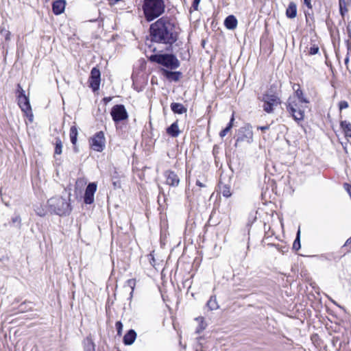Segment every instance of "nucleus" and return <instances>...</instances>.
<instances>
[{
	"label": "nucleus",
	"mask_w": 351,
	"mask_h": 351,
	"mask_svg": "<svg viewBox=\"0 0 351 351\" xmlns=\"http://www.w3.org/2000/svg\"><path fill=\"white\" fill-rule=\"evenodd\" d=\"M151 31L156 41L165 43L174 42L178 34L176 26L173 23L162 19L151 25Z\"/></svg>",
	"instance_id": "f257e3e1"
},
{
	"label": "nucleus",
	"mask_w": 351,
	"mask_h": 351,
	"mask_svg": "<svg viewBox=\"0 0 351 351\" xmlns=\"http://www.w3.org/2000/svg\"><path fill=\"white\" fill-rule=\"evenodd\" d=\"M307 104L308 101L303 97L302 91L298 88L289 98L287 110L295 121H302L304 118V110L307 107Z\"/></svg>",
	"instance_id": "f03ea898"
},
{
	"label": "nucleus",
	"mask_w": 351,
	"mask_h": 351,
	"mask_svg": "<svg viewBox=\"0 0 351 351\" xmlns=\"http://www.w3.org/2000/svg\"><path fill=\"white\" fill-rule=\"evenodd\" d=\"M143 8L145 18L151 21L164 12L165 5L162 0H145Z\"/></svg>",
	"instance_id": "7ed1b4c3"
},
{
	"label": "nucleus",
	"mask_w": 351,
	"mask_h": 351,
	"mask_svg": "<svg viewBox=\"0 0 351 351\" xmlns=\"http://www.w3.org/2000/svg\"><path fill=\"white\" fill-rule=\"evenodd\" d=\"M149 60L171 69H176L179 66L178 59L174 56L170 54L152 55L149 57Z\"/></svg>",
	"instance_id": "20e7f679"
},
{
	"label": "nucleus",
	"mask_w": 351,
	"mask_h": 351,
	"mask_svg": "<svg viewBox=\"0 0 351 351\" xmlns=\"http://www.w3.org/2000/svg\"><path fill=\"white\" fill-rule=\"evenodd\" d=\"M90 145L94 151L101 152L106 147V138L103 132L96 133L90 140Z\"/></svg>",
	"instance_id": "39448f33"
},
{
	"label": "nucleus",
	"mask_w": 351,
	"mask_h": 351,
	"mask_svg": "<svg viewBox=\"0 0 351 351\" xmlns=\"http://www.w3.org/2000/svg\"><path fill=\"white\" fill-rule=\"evenodd\" d=\"M263 109L267 112H271L274 108L280 104L279 98L274 94H265L263 95Z\"/></svg>",
	"instance_id": "423d86ee"
},
{
	"label": "nucleus",
	"mask_w": 351,
	"mask_h": 351,
	"mask_svg": "<svg viewBox=\"0 0 351 351\" xmlns=\"http://www.w3.org/2000/svg\"><path fill=\"white\" fill-rule=\"evenodd\" d=\"M64 199L62 197H53L48 201V205L51 210L57 215L64 214Z\"/></svg>",
	"instance_id": "0eeeda50"
},
{
	"label": "nucleus",
	"mask_w": 351,
	"mask_h": 351,
	"mask_svg": "<svg viewBox=\"0 0 351 351\" xmlns=\"http://www.w3.org/2000/svg\"><path fill=\"white\" fill-rule=\"evenodd\" d=\"M18 104L21 110L29 117L30 121L33 120V114L29 98L26 95L17 96Z\"/></svg>",
	"instance_id": "6e6552de"
},
{
	"label": "nucleus",
	"mask_w": 351,
	"mask_h": 351,
	"mask_svg": "<svg viewBox=\"0 0 351 351\" xmlns=\"http://www.w3.org/2000/svg\"><path fill=\"white\" fill-rule=\"evenodd\" d=\"M111 116L114 121H120L128 118V113L123 105H116L111 110Z\"/></svg>",
	"instance_id": "1a4fd4ad"
},
{
	"label": "nucleus",
	"mask_w": 351,
	"mask_h": 351,
	"mask_svg": "<svg viewBox=\"0 0 351 351\" xmlns=\"http://www.w3.org/2000/svg\"><path fill=\"white\" fill-rule=\"evenodd\" d=\"M100 71L96 68H93L90 73L89 79L90 86L93 91L97 90L100 84Z\"/></svg>",
	"instance_id": "9d476101"
},
{
	"label": "nucleus",
	"mask_w": 351,
	"mask_h": 351,
	"mask_svg": "<svg viewBox=\"0 0 351 351\" xmlns=\"http://www.w3.org/2000/svg\"><path fill=\"white\" fill-rule=\"evenodd\" d=\"M97 190V184L95 183H90L85 191L84 202L86 204H92L94 201V194Z\"/></svg>",
	"instance_id": "9b49d317"
},
{
	"label": "nucleus",
	"mask_w": 351,
	"mask_h": 351,
	"mask_svg": "<svg viewBox=\"0 0 351 351\" xmlns=\"http://www.w3.org/2000/svg\"><path fill=\"white\" fill-rule=\"evenodd\" d=\"M66 2L64 0H58L53 3L52 9L55 14L62 13L65 9Z\"/></svg>",
	"instance_id": "f8f14e48"
},
{
	"label": "nucleus",
	"mask_w": 351,
	"mask_h": 351,
	"mask_svg": "<svg viewBox=\"0 0 351 351\" xmlns=\"http://www.w3.org/2000/svg\"><path fill=\"white\" fill-rule=\"evenodd\" d=\"M167 183L171 186H178L180 180L178 176L173 171H168L166 173Z\"/></svg>",
	"instance_id": "ddd939ff"
},
{
	"label": "nucleus",
	"mask_w": 351,
	"mask_h": 351,
	"mask_svg": "<svg viewBox=\"0 0 351 351\" xmlns=\"http://www.w3.org/2000/svg\"><path fill=\"white\" fill-rule=\"evenodd\" d=\"M224 25L228 29H234L237 26V20L233 15L228 16L224 21Z\"/></svg>",
	"instance_id": "4468645a"
},
{
	"label": "nucleus",
	"mask_w": 351,
	"mask_h": 351,
	"mask_svg": "<svg viewBox=\"0 0 351 351\" xmlns=\"http://www.w3.org/2000/svg\"><path fill=\"white\" fill-rule=\"evenodd\" d=\"M136 337V334L134 330H129L123 337V342L125 345H131L134 343Z\"/></svg>",
	"instance_id": "2eb2a0df"
},
{
	"label": "nucleus",
	"mask_w": 351,
	"mask_h": 351,
	"mask_svg": "<svg viewBox=\"0 0 351 351\" xmlns=\"http://www.w3.org/2000/svg\"><path fill=\"white\" fill-rule=\"evenodd\" d=\"M162 75L169 80L178 81L180 77V73L169 71L166 69H162Z\"/></svg>",
	"instance_id": "dca6fc26"
},
{
	"label": "nucleus",
	"mask_w": 351,
	"mask_h": 351,
	"mask_svg": "<svg viewBox=\"0 0 351 351\" xmlns=\"http://www.w3.org/2000/svg\"><path fill=\"white\" fill-rule=\"evenodd\" d=\"M180 130L177 122L172 123L167 129V133L173 137H176L180 134Z\"/></svg>",
	"instance_id": "f3484780"
},
{
	"label": "nucleus",
	"mask_w": 351,
	"mask_h": 351,
	"mask_svg": "<svg viewBox=\"0 0 351 351\" xmlns=\"http://www.w3.org/2000/svg\"><path fill=\"white\" fill-rule=\"evenodd\" d=\"M297 14V8L296 5L291 2L289 4L288 8L286 10V15L287 17L290 19H293L296 16Z\"/></svg>",
	"instance_id": "a211bd4d"
},
{
	"label": "nucleus",
	"mask_w": 351,
	"mask_h": 351,
	"mask_svg": "<svg viewBox=\"0 0 351 351\" xmlns=\"http://www.w3.org/2000/svg\"><path fill=\"white\" fill-rule=\"evenodd\" d=\"M78 134L77 129L75 126H73L70 129V139L72 143V144L74 145V149L77 151V149L75 147L76 142H77V136Z\"/></svg>",
	"instance_id": "6ab92c4d"
},
{
	"label": "nucleus",
	"mask_w": 351,
	"mask_h": 351,
	"mask_svg": "<svg viewBox=\"0 0 351 351\" xmlns=\"http://www.w3.org/2000/svg\"><path fill=\"white\" fill-rule=\"evenodd\" d=\"M341 128L343 130L345 135L351 138V123L346 121L341 122Z\"/></svg>",
	"instance_id": "aec40b11"
},
{
	"label": "nucleus",
	"mask_w": 351,
	"mask_h": 351,
	"mask_svg": "<svg viewBox=\"0 0 351 351\" xmlns=\"http://www.w3.org/2000/svg\"><path fill=\"white\" fill-rule=\"evenodd\" d=\"M171 110L173 112L178 114H182L186 111V108L182 104L178 103H173L171 105Z\"/></svg>",
	"instance_id": "412c9836"
},
{
	"label": "nucleus",
	"mask_w": 351,
	"mask_h": 351,
	"mask_svg": "<svg viewBox=\"0 0 351 351\" xmlns=\"http://www.w3.org/2000/svg\"><path fill=\"white\" fill-rule=\"evenodd\" d=\"M234 121V114H232L228 126L224 130L221 131V132L219 133V135L221 138L224 137L227 134V133L231 130V128H232Z\"/></svg>",
	"instance_id": "4be33fe9"
},
{
	"label": "nucleus",
	"mask_w": 351,
	"mask_h": 351,
	"mask_svg": "<svg viewBox=\"0 0 351 351\" xmlns=\"http://www.w3.org/2000/svg\"><path fill=\"white\" fill-rule=\"evenodd\" d=\"M125 286H127L131 289L130 295V298H132L133 296V293H134L135 287H136V280L135 279H130V280H127V282L125 283Z\"/></svg>",
	"instance_id": "5701e85b"
},
{
	"label": "nucleus",
	"mask_w": 351,
	"mask_h": 351,
	"mask_svg": "<svg viewBox=\"0 0 351 351\" xmlns=\"http://www.w3.org/2000/svg\"><path fill=\"white\" fill-rule=\"evenodd\" d=\"M300 230L299 229L297 232V237L295 240L293 242V247L295 250H298L300 248Z\"/></svg>",
	"instance_id": "b1692460"
},
{
	"label": "nucleus",
	"mask_w": 351,
	"mask_h": 351,
	"mask_svg": "<svg viewBox=\"0 0 351 351\" xmlns=\"http://www.w3.org/2000/svg\"><path fill=\"white\" fill-rule=\"evenodd\" d=\"M85 348L86 351H95L94 344L90 339H86L85 343Z\"/></svg>",
	"instance_id": "393cba45"
},
{
	"label": "nucleus",
	"mask_w": 351,
	"mask_h": 351,
	"mask_svg": "<svg viewBox=\"0 0 351 351\" xmlns=\"http://www.w3.org/2000/svg\"><path fill=\"white\" fill-rule=\"evenodd\" d=\"M36 214L40 217L45 216L47 214V210L42 206L37 207L35 209Z\"/></svg>",
	"instance_id": "a878e982"
},
{
	"label": "nucleus",
	"mask_w": 351,
	"mask_h": 351,
	"mask_svg": "<svg viewBox=\"0 0 351 351\" xmlns=\"http://www.w3.org/2000/svg\"><path fill=\"white\" fill-rule=\"evenodd\" d=\"M1 34H2L3 36H4L6 40H10L11 33L10 32V31L3 28L1 29Z\"/></svg>",
	"instance_id": "bb28decb"
},
{
	"label": "nucleus",
	"mask_w": 351,
	"mask_h": 351,
	"mask_svg": "<svg viewBox=\"0 0 351 351\" xmlns=\"http://www.w3.org/2000/svg\"><path fill=\"white\" fill-rule=\"evenodd\" d=\"M62 143L61 141H57L56 142V146L55 149V154H60L62 152Z\"/></svg>",
	"instance_id": "cd10ccee"
},
{
	"label": "nucleus",
	"mask_w": 351,
	"mask_h": 351,
	"mask_svg": "<svg viewBox=\"0 0 351 351\" xmlns=\"http://www.w3.org/2000/svg\"><path fill=\"white\" fill-rule=\"evenodd\" d=\"M116 328L117 330V333L119 335H121L122 330H123V324L121 322H117L115 324Z\"/></svg>",
	"instance_id": "c85d7f7f"
},
{
	"label": "nucleus",
	"mask_w": 351,
	"mask_h": 351,
	"mask_svg": "<svg viewBox=\"0 0 351 351\" xmlns=\"http://www.w3.org/2000/svg\"><path fill=\"white\" fill-rule=\"evenodd\" d=\"M339 107L340 110H342L343 109H346L348 108V103L346 101H341L339 104Z\"/></svg>",
	"instance_id": "c756f323"
},
{
	"label": "nucleus",
	"mask_w": 351,
	"mask_h": 351,
	"mask_svg": "<svg viewBox=\"0 0 351 351\" xmlns=\"http://www.w3.org/2000/svg\"><path fill=\"white\" fill-rule=\"evenodd\" d=\"M17 96H23L25 95L24 90L22 88V87L20 86V84H18L17 86Z\"/></svg>",
	"instance_id": "7c9ffc66"
},
{
	"label": "nucleus",
	"mask_w": 351,
	"mask_h": 351,
	"mask_svg": "<svg viewBox=\"0 0 351 351\" xmlns=\"http://www.w3.org/2000/svg\"><path fill=\"white\" fill-rule=\"evenodd\" d=\"M208 306L211 308H216V302H215V300H213V299H210L208 302Z\"/></svg>",
	"instance_id": "2f4dec72"
},
{
	"label": "nucleus",
	"mask_w": 351,
	"mask_h": 351,
	"mask_svg": "<svg viewBox=\"0 0 351 351\" xmlns=\"http://www.w3.org/2000/svg\"><path fill=\"white\" fill-rule=\"evenodd\" d=\"M344 189L348 193V194L350 195V196L351 197V185H350L349 184L346 183L344 184Z\"/></svg>",
	"instance_id": "473e14b6"
},
{
	"label": "nucleus",
	"mask_w": 351,
	"mask_h": 351,
	"mask_svg": "<svg viewBox=\"0 0 351 351\" xmlns=\"http://www.w3.org/2000/svg\"><path fill=\"white\" fill-rule=\"evenodd\" d=\"M319 51L318 47H313L310 49V53L311 54H316Z\"/></svg>",
	"instance_id": "72a5a7b5"
},
{
	"label": "nucleus",
	"mask_w": 351,
	"mask_h": 351,
	"mask_svg": "<svg viewBox=\"0 0 351 351\" xmlns=\"http://www.w3.org/2000/svg\"><path fill=\"white\" fill-rule=\"evenodd\" d=\"M197 321L199 322V323L202 324L201 326V330H204L205 328V326L204 324V319L202 317H199L196 319Z\"/></svg>",
	"instance_id": "f704fd0d"
},
{
	"label": "nucleus",
	"mask_w": 351,
	"mask_h": 351,
	"mask_svg": "<svg viewBox=\"0 0 351 351\" xmlns=\"http://www.w3.org/2000/svg\"><path fill=\"white\" fill-rule=\"evenodd\" d=\"M199 2H200V0H194L193 7L194 8V9L195 10H197Z\"/></svg>",
	"instance_id": "c9c22d12"
},
{
	"label": "nucleus",
	"mask_w": 351,
	"mask_h": 351,
	"mask_svg": "<svg viewBox=\"0 0 351 351\" xmlns=\"http://www.w3.org/2000/svg\"><path fill=\"white\" fill-rule=\"evenodd\" d=\"M304 3L306 5V6L308 8H311V0H304Z\"/></svg>",
	"instance_id": "e433bc0d"
},
{
	"label": "nucleus",
	"mask_w": 351,
	"mask_h": 351,
	"mask_svg": "<svg viewBox=\"0 0 351 351\" xmlns=\"http://www.w3.org/2000/svg\"><path fill=\"white\" fill-rule=\"evenodd\" d=\"M12 221H13L14 223H15V222H19V223H20V222H21V218H20V217H19V216H16V217H15L14 218H13V219H12Z\"/></svg>",
	"instance_id": "4c0bfd02"
},
{
	"label": "nucleus",
	"mask_w": 351,
	"mask_h": 351,
	"mask_svg": "<svg viewBox=\"0 0 351 351\" xmlns=\"http://www.w3.org/2000/svg\"><path fill=\"white\" fill-rule=\"evenodd\" d=\"M223 195H224L225 197H229V196H230V191H224L223 192Z\"/></svg>",
	"instance_id": "58836bf2"
},
{
	"label": "nucleus",
	"mask_w": 351,
	"mask_h": 351,
	"mask_svg": "<svg viewBox=\"0 0 351 351\" xmlns=\"http://www.w3.org/2000/svg\"><path fill=\"white\" fill-rule=\"evenodd\" d=\"M196 184L199 186V187H204V184H203L199 180H197L196 182Z\"/></svg>",
	"instance_id": "ea45409f"
},
{
	"label": "nucleus",
	"mask_w": 351,
	"mask_h": 351,
	"mask_svg": "<svg viewBox=\"0 0 351 351\" xmlns=\"http://www.w3.org/2000/svg\"><path fill=\"white\" fill-rule=\"evenodd\" d=\"M345 62H346V64H347V63L348 62V58H346V59L345 60Z\"/></svg>",
	"instance_id": "a19ab883"
},
{
	"label": "nucleus",
	"mask_w": 351,
	"mask_h": 351,
	"mask_svg": "<svg viewBox=\"0 0 351 351\" xmlns=\"http://www.w3.org/2000/svg\"><path fill=\"white\" fill-rule=\"evenodd\" d=\"M266 128H261V130H265Z\"/></svg>",
	"instance_id": "79ce46f5"
}]
</instances>
